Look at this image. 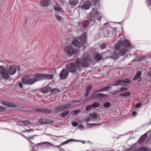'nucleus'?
I'll return each instance as SVG.
<instances>
[{"mask_svg":"<svg viewBox=\"0 0 151 151\" xmlns=\"http://www.w3.org/2000/svg\"><path fill=\"white\" fill-rule=\"evenodd\" d=\"M96 91H95V92L93 93L91 95V98L93 99H95V98H97V94L96 93L98 92H96Z\"/></svg>","mask_w":151,"mask_h":151,"instance_id":"473e14b6","label":"nucleus"},{"mask_svg":"<svg viewBox=\"0 0 151 151\" xmlns=\"http://www.w3.org/2000/svg\"><path fill=\"white\" fill-rule=\"evenodd\" d=\"M44 145L45 146V147H50L51 146H54V145H53L51 143L48 142H42L41 143H38L37 144V145Z\"/></svg>","mask_w":151,"mask_h":151,"instance_id":"aec40b11","label":"nucleus"},{"mask_svg":"<svg viewBox=\"0 0 151 151\" xmlns=\"http://www.w3.org/2000/svg\"><path fill=\"white\" fill-rule=\"evenodd\" d=\"M47 88V87H46L44 88V90H45V91L44 92L46 93L48 91V90H47H47L46 89Z\"/></svg>","mask_w":151,"mask_h":151,"instance_id":"680f3d73","label":"nucleus"},{"mask_svg":"<svg viewBox=\"0 0 151 151\" xmlns=\"http://www.w3.org/2000/svg\"><path fill=\"white\" fill-rule=\"evenodd\" d=\"M45 78L47 79H52L53 76L51 74H42L38 73L35 74L33 78L30 79V76L27 75L22 77L21 79L22 82L24 84L32 85L35 83Z\"/></svg>","mask_w":151,"mask_h":151,"instance_id":"f03ea898","label":"nucleus"},{"mask_svg":"<svg viewBox=\"0 0 151 151\" xmlns=\"http://www.w3.org/2000/svg\"><path fill=\"white\" fill-rule=\"evenodd\" d=\"M130 95V93L129 92H127L125 93H121L120 94V96H122L126 97L129 96Z\"/></svg>","mask_w":151,"mask_h":151,"instance_id":"7c9ffc66","label":"nucleus"},{"mask_svg":"<svg viewBox=\"0 0 151 151\" xmlns=\"http://www.w3.org/2000/svg\"><path fill=\"white\" fill-rule=\"evenodd\" d=\"M29 137V139H33L34 138V137L33 136Z\"/></svg>","mask_w":151,"mask_h":151,"instance_id":"774afa93","label":"nucleus"},{"mask_svg":"<svg viewBox=\"0 0 151 151\" xmlns=\"http://www.w3.org/2000/svg\"><path fill=\"white\" fill-rule=\"evenodd\" d=\"M139 150L141 151H150L148 147H141L139 148Z\"/></svg>","mask_w":151,"mask_h":151,"instance_id":"c85d7f7f","label":"nucleus"},{"mask_svg":"<svg viewBox=\"0 0 151 151\" xmlns=\"http://www.w3.org/2000/svg\"><path fill=\"white\" fill-rule=\"evenodd\" d=\"M97 116V114L94 113V114H93V115L92 117L95 119H96Z\"/></svg>","mask_w":151,"mask_h":151,"instance_id":"864d4df0","label":"nucleus"},{"mask_svg":"<svg viewBox=\"0 0 151 151\" xmlns=\"http://www.w3.org/2000/svg\"><path fill=\"white\" fill-rule=\"evenodd\" d=\"M131 44L129 41L125 40L122 42L121 40L118 41L115 45V48L116 50L120 49V52L114 50V52L111 54V58L113 59L116 60L120 56H122L129 51L131 48Z\"/></svg>","mask_w":151,"mask_h":151,"instance_id":"f257e3e1","label":"nucleus"},{"mask_svg":"<svg viewBox=\"0 0 151 151\" xmlns=\"http://www.w3.org/2000/svg\"><path fill=\"white\" fill-rule=\"evenodd\" d=\"M148 75L149 76L151 77V71L148 72Z\"/></svg>","mask_w":151,"mask_h":151,"instance_id":"0e129e2a","label":"nucleus"},{"mask_svg":"<svg viewBox=\"0 0 151 151\" xmlns=\"http://www.w3.org/2000/svg\"><path fill=\"white\" fill-rule=\"evenodd\" d=\"M103 32L104 35L105 37H107L109 35V32L108 31L106 30V29H105L103 30Z\"/></svg>","mask_w":151,"mask_h":151,"instance_id":"72a5a7b5","label":"nucleus"},{"mask_svg":"<svg viewBox=\"0 0 151 151\" xmlns=\"http://www.w3.org/2000/svg\"><path fill=\"white\" fill-rule=\"evenodd\" d=\"M107 97V96L106 94L102 93L98 94L97 96V99H102V98H106Z\"/></svg>","mask_w":151,"mask_h":151,"instance_id":"412c9836","label":"nucleus"},{"mask_svg":"<svg viewBox=\"0 0 151 151\" xmlns=\"http://www.w3.org/2000/svg\"><path fill=\"white\" fill-rule=\"evenodd\" d=\"M18 86L21 88H22L23 87V84H22V83L20 82H19Z\"/></svg>","mask_w":151,"mask_h":151,"instance_id":"603ef678","label":"nucleus"},{"mask_svg":"<svg viewBox=\"0 0 151 151\" xmlns=\"http://www.w3.org/2000/svg\"><path fill=\"white\" fill-rule=\"evenodd\" d=\"M75 63L78 67V69L81 70L82 68L88 67L90 63L89 57L87 55H83L81 60L79 59L76 60Z\"/></svg>","mask_w":151,"mask_h":151,"instance_id":"20e7f679","label":"nucleus"},{"mask_svg":"<svg viewBox=\"0 0 151 151\" xmlns=\"http://www.w3.org/2000/svg\"><path fill=\"white\" fill-rule=\"evenodd\" d=\"M89 125H93V126H95V125H100V124L99 123H98V124L93 123V124H89Z\"/></svg>","mask_w":151,"mask_h":151,"instance_id":"13d9d810","label":"nucleus"},{"mask_svg":"<svg viewBox=\"0 0 151 151\" xmlns=\"http://www.w3.org/2000/svg\"><path fill=\"white\" fill-rule=\"evenodd\" d=\"M93 108L92 105H90L87 106L86 108V110L87 111L90 110L91 109H93Z\"/></svg>","mask_w":151,"mask_h":151,"instance_id":"4c0bfd02","label":"nucleus"},{"mask_svg":"<svg viewBox=\"0 0 151 151\" xmlns=\"http://www.w3.org/2000/svg\"><path fill=\"white\" fill-rule=\"evenodd\" d=\"M37 112H42L45 114H50L51 113V111L49 109L43 108H38L36 109Z\"/></svg>","mask_w":151,"mask_h":151,"instance_id":"4468645a","label":"nucleus"},{"mask_svg":"<svg viewBox=\"0 0 151 151\" xmlns=\"http://www.w3.org/2000/svg\"><path fill=\"white\" fill-rule=\"evenodd\" d=\"M29 19L27 18L25 19V24H27L28 22H29Z\"/></svg>","mask_w":151,"mask_h":151,"instance_id":"4d7b16f0","label":"nucleus"},{"mask_svg":"<svg viewBox=\"0 0 151 151\" xmlns=\"http://www.w3.org/2000/svg\"><path fill=\"white\" fill-rule=\"evenodd\" d=\"M55 109L59 111L65 110L64 105L57 106L55 108Z\"/></svg>","mask_w":151,"mask_h":151,"instance_id":"393cba45","label":"nucleus"},{"mask_svg":"<svg viewBox=\"0 0 151 151\" xmlns=\"http://www.w3.org/2000/svg\"><path fill=\"white\" fill-rule=\"evenodd\" d=\"M106 46V45L105 43H103L101 45V48L102 49H104Z\"/></svg>","mask_w":151,"mask_h":151,"instance_id":"de8ad7c7","label":"nucleus"},{"mask_svg":"<svg viewBox=\"0 0 151 151\" xmlns=\"http://www.w3.org/2000/svg\"><path fill=\"white\" fill-rule=\"evenodd\" d=\"M121 81V80H117L114 82L113 85L115 86H125L122 84Z\"/></svg>","mask_w":151,"mask_h":151,"instance_id":"4be33fe9","label":"nucleus"},{"mask_svg":"<svg viewBox=\"0 0 151 151\" xmlns=\"http://www.w3.org/2000/svg\"><path fill=\"white\" fill-rule=\"evenodd\" d=\"M127 90V89L126 88L121 87L120 88V91L123 92L126 91Z\"/></svg>","mask_w":151,"mask_h":151,"instance_id":"49530a36","label":"nucleus"},{"mask_svg":"<svg viewBox=\"0 0 151 151\" xmlns=\"http://www.w3.org/2000/svg\"><path fill=\"white\" fill-rule=\"evenodd\" d=\"M93 106V109L95 107H98L99 106L100 104L99 103L97 102H95L92 104Z\"/></svg>","mask_w":151,"mask_h":151,"instance_id":"2f4dec72","label":"nucleus"},{"mask_svg":"<svg viewBox=\"0 0 151 151\" xmlns=\"http://www.w3.org/2000/svg\"><path fill=\"white\" fill-rule=\"evenodd\" d=\"M81 111V110L80 109L75 110L72 111V113L74 115H75L77 113H79Z\"/></svg>","mask_w":151,"mask_h":151,"instance_id":"58836bf2","label":"nucleus"},{"mask_svg":"<svg viewBox=\"0 0 151 151\" xmlns=\"http://www.w3.org/2000/svg\"><path fill=\"white\" fill-rule=\"evenodd\" d=\"M111 88V87L109 86H106L103 88L101 89H99L96 91V92H100L101 91H106Z\"/></svg>","mask_w":151,"mask_h":151,"instance_id":"6ab92c4d","label":"nucleus"},{"mask_svg":"<svg viewBox=\"0 0 151 151\" xmlns=\"http://www.w3.org/2000/svg\"><path fill=\"white\" fill-rule=\"evenodd\" d=\"M73 103L74 102H79V101H77L75 100V101H73Z\"/></svg>","mask_w":151,"mask_h":151,"instance_id":"338daca9","label":"nucleus"},{"mask_svg":"<svg viewBox=\"0 0 151 151\" xmlns=\"http://www.w3.org/2000/svg\"><path fill=\"white\" fill-rule=\"evenodd\" d=\"M141 105V103H138L136 105V107L137 108H139V107H140V106Z\"/></svg>","mask_w":151,"mask_h":151,"instance_id":"6e6d98bb","label":"nucleus"},{"mask_svg":"<svg viewBox=\"0 0 151 151\" xmlns=\"http://www.w3.org/2000/svg\"><path fill=\"white\" fill-rule=\"evenodd\" d=\"M60 79L61 80L65 79L68 76V70L65 69H63L59 74Z\"/></svg>","mask_w":151,"mask_h":151,"instance_id":"6e6552de","label":"nucleus"},{"mask_svg":"<svg viewBox=\"0 0 151 151\" xmlns=\"http://www.w3.org/2000/svg\"><path fill=\"white\" fill-rule=\"evenodd\" d=\"M87 38V34L85 32L83 33L80 36V40L81 41V43H82L83 46H84L85 45L86 42V39Z\"/></svg>","mask_w":151,"mask_h":151,"instance_id":"9b49d317","label":"nucleus"},{"mask_svg":"<svg viewBox=\"0 0 151 151\" xmlns=\"http://www.w3.org/2000/svg\"><path fill=\"white\" fill-rule=\"evenodd\" d=\"M142 74V73L141 71H139L137 72L136 75L134 76V78L132 79V80L135 81L138 78L141 77V76Z\"/></svg>","mask_w":151,"mask_h":151,"instance_id":"a211bd4d","label":"nucleus"},{"mask_svg":"<svg viewBox=\"0 0 151 151\" xmlns=\"http://www.w3.org/2000/svg\"><path fill=\"white\" fill-rule=\"evenodd\" d=\"M102 17L101 13L98 12L94 8L93 9L91 13L89 14L88 18L85 22L86 26L87 27L90 23H95L98 25H100Z\"/></svg>","mask_w":151,"mask_h":151,"instance_id":"7ed1b4c3","label":"nucleus"},{"mask_svg":"<svg viewBox=\"0 0 151 151\" xmlns=\"http://www.w3.org/2000/svg\"><path fill=\"white\" fill-rule=\"evenodd\" d=\"M64 50L65 52L69 56H71L73 54L76 55L77 52L76 50L74 49L73 47L70 46L66 47Z\"/></svg>","mask_w":151,"mask_h":151,"instance_id":"423d86ee","label":"nucleus"},{"mask_svg":"<svg viewBox=\"0 0 151 151\" xmlns=\"http://www.w3.org/2000/svg\"><path fill=\"white\" fill-rule=\"evenodd\" d=\"M103 106L106 108H108L110 106V104L109 102H106L104 104Z\"/></svg>","mask_w":151,"mask_h":151,"instance_id":"e433bc0d","label":"nucleus"},{"mask_svg":"<svg viewBox=\"0 0 151 151\" xmlns=\"http://www.w3.org/2000/svg\"><path fill=\"white\" fill-rule=\"evenodd\" d=\"M64 105L65 109V110L71 108V105L70 104H65Z\"/></svg>","mask_w":151,"mask_h":151,"instance_id":"f704fd0d","label":"nucleus"},{"mask_svg":"<svg viewBox=\"0 0 151 151\" xmlns=\"http://www.w3.org/2000/svg\"><path fill=\"white\" fill-rule=\"evenodd\" d=\"M147 133H145L142 135L139 139L138 142L139 144H142L145 141V139L147 137Z\"/></svg>","mask_w":151,"mask_h":151,"instance_id":"dca6fc26","label":"nucleus"},{"mask_svg":"<svg viewBox=\"0 0 151 151\" xmlns=\"http://www.w3.org/2000/svg\"><path fill=\"white\" fill-rule=\"evenodd\" d=\"M49 0H42L40 2V5L43 7L47 6L50 4Z\"/></svg>","mask_w":151,"mask_h":151,"instance_id":"2eb2a0df","label":"nucleus"},{"mask_svg":"<svg viewBox=\"0 0 151 151\" xmlns=\"http://www.w3.org/2000/svg\"><path fill=\"white\" fill-rule=\"evenodd\" d=\"M147 58V57L146 56H142L139 58V60L141 61L144 60Z\"/></svg>","mask_w":151,"mask_h":151,"instance_id":"ea45409f","label":"nucleus"},{"mask_svg":"<svg viewBox=\"0 0 151 151\" xmlns=\"http://www.w3.org/2000/svg\"><path fill=\"white\" fill-rule=\"evenodd\" d=\"M55 16L58 20H59L61 19V17L60 16L56 14Z\"/></svg>","mask_w":151,"mask_h":151,"instance_id":"8fccbe9b","label":"nucleus"},{"mask_svg":"<svg viewBox=\"0 0 151 151\" xmlns=\"http://www.w3.org/2000/svg\"><path fill=\"white\" fill-rule=\"evenodd\" d=\"M21 122L24 124V126H28L30 124V122L28 120H22L21 121Z\"/></svg>","mask_w":151,"mask_h":151,"instance_id":"bb28decb","label":"nucleus"},{"mask_svg":"<svg viewBox=\"0 0 151 151\" xmlns=\"http://www.w3.org/2000/svg\"><path fill=\"white\" fill-rule=\"evenodd\" d=\"M92 4L95 6L97 4H99V0H92Z\"/></svg>","mask_w":151,"mask_h":151,"instance_id":"c9c22d12","label":"nucleus"},{"mask_svg":"<svg viewBox=\"0 0 151 151\" xmlns=\"http://www.w3.org/2000/svg\"><path fill=\"white\" fill-rule=\"evenodd\" d=\"M102 58L103 59H109L111 57V54L110 51H107L102 54Z\"/></svg>","mask_w":151,"mask_h":151,"instance_id":"ddd939ff","label":"nucleus"},{"mask_svg":"<svg viewBox=\"0 0 151 151\" xmlns=\"http://www.w3.org/2000/svg\"><path fill=\"white\" fill-rule=\"evenodd\" d=\"M146 3L148 7L151 10V0H146Z\"/></svg>","mask_w":151,"mask_h":151,"instance_id":"c756f323","label":"nucleus"},{"mask_svg":"<svg viewBox=\"0 0 151 151\" xmlns=\"http://www.w3.org/2000/svg\"><path fill=\"white\" fill-rule=\"evenodd\" d=\"M77 141L78 140H75V139H70L67 140L65 141V142H62L60 145H64L65 144H67L70 142L73 141Z\"/></svg>","mask_w":151,"mask_h":151,"instance_id":"a878e982","label":"nucleus"},{"mask_svg":"<svg viewBox=\"0 0 151 151\" xmlns=\"http://www.w3.org/2000/svg\"><path fill=\"white\" fill-rule=\"evenodd\" d=\"M79 128L81 129L82 130L83 128V127L82 125H81L79 126Z\"/></svg>","mask_w":151,"mask_h":151,"instance_id":"e2e57ef3","label":"nucleus"},{"mask_svg":"<svg viewBox=\"0 0 151 151\" xmlns=\"http://www.w3.org/2000/svg\"><path fill=\"white\" fill-rule=\"evenodd\" d=\"M69 113V111H66L63 112L61 115V116L63 117L66 116Z\"/></svg>","mask_w":151,"mask_h":151,"instance_id":"cd10ccee","label":"nucleus"},{"mask_svg":"<svg viewBox=\"0 0 151 151\" xmlns=\"http://www.w3.org/2000/svg\"><path fill=\"white\" fill-rule=\"evenodd\" d=\"M33 129H27L26 130L24 131V132H33Z\"/></svg>","mask_w":151,"mask_h":151,"instance_id":"5fc2aeb1","label":"nucleus"},{"mask_svg":"<svg viewBox=\"0 0 151 151\" xmlns=\"http://www.w3.org/2000/svg\"><path fill=\"white\" fill-rule=\"evenodd\" d=\"M91 6V3L89 1H87L84 2L82 5L83 9L87 10L89 9Z\"/></svg>","mask_w":151,"mask_h":151,"instance_id":"f8f14e48","label":"nucleus"},{"mask_svg":"<svg viewBox=\"0 0 151 151\" xmlns=\"http://www.w3.org/2000/svg\"><path fill=\"white\" fill-rule=\"evenodd\" d=\"M91 88H92L91 85H90L86 87V91L89 92V91L91 89Z\"/></svg>","mask_w":151,"mask_h":151,"instance_id":"c03bdc74","label":"nucleus"},{"mask_svg":"<svg viewBox=\"0 0 151 151\" xmlns=\"http://www.w3.org/2000/svg\"><path fill=\"white\" fill-rule=\"evenodd\" d=\"M146 142L147 144H149L151 142V136L147 139Z\"/></svg>","mask_w":151,"mask_h":151,"instance_id":"37998d69","label":"nucleus"},{"mask_svg":"<svg viewBox=\"0 0 151 151\" xmlns=\"http://www.w3.org/2000/svg\"><path fill=\"white\" fill-rule=\"evenodd\" d=\"M94 58L97 61H100L102 58V55H101L100 54L97 53L96 54Z\"/></svg>","mask_w":151,"mask_h":151,"instance_id":"5701e85b","label":"nucleus"},{"mask_svg":"<svg viewBox=\"0 0 151 151\" xmlns=\"http://www.w3.org/2000/svg\"><path fill=\"white\" fill-rule=\"evenodd\" d=\"M58 91V90L56 88H54L52 90V92L54 94L57 93Z\"/></svg>","mask_w":151,"mask_h":151,"instance_id":"a18cd8bd","label":"nucleus"},{"mask_svg":"<svg viewBox=\"0 0 151 151\" xmlns=\"http://www.w3.org/2000/svg\"><path fill=\"white\" fill-rule=\"evenodd\" d=\"M121 81L122 84L124 85L125 86H126V83H129L130 82V81L128 79H125L123 80H121Z\"/></svg>","mask_w":151,"mask_h":151,"instance_id":"b1692460","label":"nucleus"},{"mask_svg":"<svg viewBox=\"0 0 151 151\" xmlns=\"http://www.w3.org/2000/svg\"><path fill=\"white\" fill-rule=\"evenodd\" d=\"M1 103L3 105H6L7 106L13 107H14L15 106V105L12 104V103H9L7 104H6L3 102H2Z\"/></svg>","mask_w":151,"mask_h":151,"instance_id":"a19ab883","label":"nucleus"},{"mask_svg":"<svg viewBox=\"0 0 151 151\" xmlns=\"http://www.w3.org/2000/svg\"><path fill=\"white\" fill-rule=\"evenodd\" d=\"M61 9L59 7H58L56 8V9H55L56 10L58 11H60Z\"/></svg>","mask_w":151,"mask_h":151,"instance_id":"69168bd1","label":"nucleus"},{"mask_svg":"<svg viewBox=\"0 0 151 151\" xmlns=\"http://www.w3.org/2000/svg\"><path fill=\"white\" fill-rule=\"evenodd\" d=\"M90 116L89 117H88L87 118H86L85 119V120L86 122H88L89 121V120H90V117L92 115V114L91 113L90 114Z\"/></svg>","mask_w":151,"mask_h":151,"instance_id":"09e8293b","label":"nucleus"},{"mask_svg":"<svg viewBox=\"0 0 151 151\" xmlns=\"http://www.w3.org/2000/svg\"><path fill=\"white\" fill-rule=\"evenodd\" d=\"M76 65L74 63H72L68 64L67 66V67L70 72H76V73H78L81 70L78 69L77 66V68H76Z\"/></svg>","mask_w":151,"mask_h":151,"instance_id":"0eeeda50","label":"nucleus"},{"mask_svg":"<svg viewBox=\"0 0 151 151\" xmlns=\"http://www.w3.org/2000/svg\"><path fill=\"white\" fill-rule=\"evenodd\" d=\"M89 93V92L86 91V93L85 95V97H86L88 95Z\"/></svg>","mask_w":151,"mask_h":151,"instance_id":"052dcab7","label":"nucleus"},{"mask_svg":"<svg viewBox=\"0 0 151 151\" xmlns=\"http://www.w3.org/2000/svg\"><path fill=\"white\" fill-rule=\"evenodd\" d=\"M17 70V66L15 65H12L8 67L7 71L9 75H13L16 72Z\"/></svg>","mask_w":151,"mask_h":151,"instance_id":"1a4fd4ad","label":"nucleus"},{"mask_svg":"<svg viewBox=\"0 0 151 151\" xmlns=\"http://www.w3.org/2000/svg\"><path fill=\"white\" fill-rule=\"evenodd\" d=\"M136 114H137L136 112L135 111H133V112L132 114V116H136Z\"/></svg>","mask_w":151,"mask_h":151,"instance_id":"bf43d9fd","label":"nucleus"},{"mask_svg":"<svg viewBox=\"0 0 151 151\" xmlns=\"http://www.w3.org/2000/svg\"><path fill=\"white\" fill-rule=\"evenodd\" d=\"M71 124L72 126L75 127L77 126L78 125V123L76 122H72Z\"/></svg>","mask_w":151,"mask_h":151,"instance_id":"79ce46f5","label":"nucleus"},{"mask_svg":"<svg viewBox=\"0 0 151 151\" xmlns=\"http://www.w3.org/2000/svg\"><path fill=\"white\" fill-rule=\"evenodd\" d=\"M72 44L78 47H82L83 46L82 43L80 42L77 40L75 39L73 40L72 42Z\"/></svg>","mask_w":151,"mask_h":151,"instance_id":"f3484780","label":"nucleus"},{"mask_svg":"<svg viewBox=\"0 0 151 151\" xmlns=\"http://www.w3.org/2000/svg\"><path fill=\"white\" fill-rule=\"evenodd\" d=\"M38 122L41 124H51L53 122V121L50 120L49 119H39L38 121Z\"/></svg>","mask_w":151,"mask_h":151,"instance_id":"9d476101","label":"nucleus"},{"mask_svg":"<svg viewBox=\"0 0 151 151\" xmlns=\"http://www.w3.org/2000/svg\"><path fill=\"white\" fill-rule=\"evenodd\" d=\"M0 74L3 78L6 80H9L10 77L7 70L5 68L2 66L0 65Z\"/></svg>","mask_w":151,"mask_h":151,"instance_id":"39448f33","label":"nucleus"},{"mask_svg":"<svg viewBox=\"0 0 151 151\" xmlns=\"http://www.w3.org/2000/svg\"><path fill=\"white\" fill-rule=\"evenodd\" d=\"M5 108L0 106V111H3L5 110Z\"/></svg>","mask_w":151,"mask_h":151,"instance_id":"3c124183","label":"nucleus"}]
</instances>
